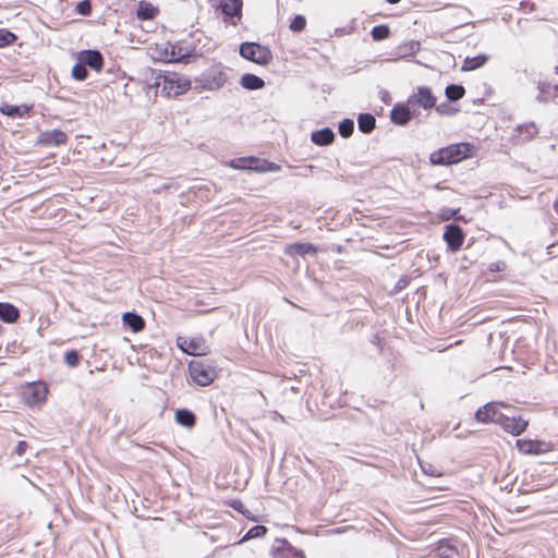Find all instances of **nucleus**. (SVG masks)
I'll list each match as a JSON object with an SVG mask.
<instances>
[{"instance_id":"412c9836","label":"nucleus","mask_w":558,"mask_h":558,"mask_svg":"<svg viewBox=\"0 0 558 558\" xmlns=\"http://www.w3.org/2000/svg\"><path fill=\"white\" fill-rule=\"evenodd\" d=\"M32 108L33 106L28 105L13 106L5 104L0 107V111L2 114L8 116L10 118H22L28 114Z\"/></svg>"},{"instance_id":"c03bdc74","label":"nucleus","mask_w":558,"mask_h":558,"mask_svg":"<svg viewBox=\"0 0 558 558\" xmlns=\"http://www.w3.org/2000/svg\"><path fill=\"white\" fill-rule=\"evenodd\" d=\"M27 448H28V444L24 440H21L16 445L15 453L17 456H23L25 453V451L27 450Z\"/></svg>"},{"instance_id":"ddd939ff","label":"nucleus","mask_w":558,"mask_h":558,"mask_svg":"<svg viewBox=\"0 0 558 558\" xmlns=\"http://www.w3.org/2000/svg\"><path fill=\"white\" fill-rule=\"evenodd\" d=\"M66 141V133L57 129L41 132L38 137V143L45 146H60L65 144Z\"/></svg>"},{"instance_id":"f03ea898","label":"nucleus","mask_w":558,"mask_h":558,"mask_svg":"<svg viewBox=\"0 0 558 558\" xmlns=\"http://www.w3.org/2000/svg\"><path fill=\"white\" fill-rule=\"evenodd\" d=\"M240 56L258 65H268L272 61V52L267 46L254 41H245L240 45Z\"/></svg>"},{"instance_id":"72a5a7b5","label":"nucleus","mask_w":558,"mask_h":558,"mask_svg":"<svg viewBox=\"0 0 558 558\" xmlns=\"http://www.w3.org/2000/svg\"><path fill=\"white\" fill-rule=\"evenodd\" d=\"M339 134L342 137H349L354 131V122L352 119H343L338 126Z\"/></svg>"},{"instance_id":"37998d69","label":"nucleus","mask_w":558,"mask_h":558,"mask_svg":"<svg viewBox=\"0 0 558 558\" xmlns=\"http://www.w3.org/2000/svg\"><path fill=\"white\" fill-rule=\"evenodd\" d=\"M436 110L440 114H450L454 112L447 102H442L439 106H437Z\"/></svg>"},{"instance_id":"2f4dec72","label":"nucleus","mask_w":558,"mask_h":558,"mask_svg":"<svg viewBox=\"0 0 558 558\" xmlns=\"http://www.w3.org/2000/svg\"><path fill=\"white\" fill-rule=\"evenodd\" d=\"M72 76L76 81L86 80L88 76L87 65L77 60V62L72 68Z\"/></svg>"},{"instance_id":"aec40b11","label":"nucleus","mask_w":558,"mask_h":558,"mask_svg":"<svg viewBox=\"0 0 558 558\" xmlns=\"http://www.w3.org/2000/svg\"><path fill=\"white\" fill-rule=\"evenodd\" d=\"M20 317V311L16 306L11 303L0 302V319L3 323L12 324L15 323Z\"/></svg>"},{"instance_id":"e433bc0d","label":"nucleus","mask_w":558,"mask_h":558,"mask_svg":"<svg viewBox=\"0 0 558 558\" xmlns=\"http://www.w3.org/2000/svg\"><path fill=\"white\" fill-rule=\"evenodd\" d=\"M305 26H306V19L303 15L298 14L291 21L289 28L292 32L299 33V32H302L305 28Z\"/></svg>"},{"instance_id":"58836bf2","label":"nucleus","mask_w":558,"mask_h":558,"mask_svg":"<svg viewBox=\"0 0 558 558\" xmlns=\"http://www.w3.org/2000/svg\"><path fill=\"white\" fill-rule=\"evenodd\" d=\"M75 12L83 16H88L92 13V2L89 0H82L76 3Z\"/></svg>"},{"instance_id":"9d476101","label":"nucleus","mask_w":558,"mask_h":558,"mask_svg":"<svg viewBox=\"0 0 558 558\" xmlns=\"http://www.w3.org/2000/svg\"><path fill=\"white\" fill-rule=\"evenodd\" d=\"M464 236L465 234L459 225L452 222L445 227L442 238L451 252H457L461 248Z\"/></svg>"},{"instance_id":"473e14b6","label":"nucleus","mask_w":558,"mask_h":558,"mask_svg":"<svg viewBox=\"0 0 558 558\" xmlns=\"http://www.w3.org/2000/svg\"><path fill=\"white\" fill-rule=\"evenodd\" d=\"M371 35L374 40H383L389 37L390 29L387 25H377L373 27V29L371 31Z\"/></svg>"},{"instance_id":"4c0bfd02","label":"nucleus","mask_w":558,"mask_h":558,"mask_svg":"<svg viewBox=\"0 0 558 558\" xmlns=\"http://www.w3.org/2000/svg\"><path fill=\"white\" fill-rule=\"evenodd\" d=\"M81 360V355L76 350H70L64 354V362L70 367H75L78 365Z\"/></svg>"},{"instance_id":"5701e85b","label":"nucleus","mask_w":558,"mask_h":558,"mask_svg":"<svg viewBox=\"0 0 558 558\" xmlns=\"http://www.w3.org/2000/svg\"><path fill=\"white\" fill-rule=\"evenodd\" d=\"M145 75V80H146V83H147V87L150 89V88H156L158 89L159 87L162 88V80H163V76H166V72H162L160 70H155V69H147L144 73Z\"/></svg>"},{"instance_id":"f257e3e1","label":"nucleus","mask_w":558,"mask_h":558,"mask_svg":"<svg viewBox=\"0 0 558 558\" xmlns=\"http://www.w3.org/2000/svg\"><path fill=\"white\" fill-rule=\"evenodd\" d=\"M474 146L470 143H457L441 147L429 155L433 166H450L473 156Z\"/></svg>"},{"instance_id":"39448f33","label":"nucleus","mask_w":558,"mask_h":558,"mask_svg":"<svg viewBox=\"0 0 558 558\" xmlns=\"http://www.w3.org/2000/svg\"><path fill=\"white\" fill-rule=\"evenodd\" d=\"M190 376L199 386H207L215 378V369L204 361L194 360L189 364Z\"/></svg>"},{"instance_id":"4be33fe9","label":"nucleus","mask_w":558,"mask_h":558,"mask_svg":"<svg viewBox=\"0 0 558 558\" xmlns=\"http://www.w3.org/2000/svg\"><path fill=\"white\" fill-rule=\"evenodd\" d=\"M242 0H223L219 8L221 12L230 17H240L242 12Z\"/></svg>"},{"instance_id":"de8ad7c7","label":"nucleus","mask_w":558,"mask_h":558,"mask_svg":"<svg viewBox=\"0 0 558 558\" xmlns=\"http://www.w3.org/2000/svg\"><path fill=\"white\" fill-rule=\"evenodd\" d=\"M422 470L424 473L426 474H430V475H434V473L430 471V469H425L424 466H422Z\"/></svg>"},{"instance_id":"1a4fd4ad","label":"nucleus","mask_w":558,"mask_h":558,"mask_svg":"<svg viewBox=\"0 0 558 558\" xmlns=\"http://www.w3.org/2000/svg\"><path fill=\"white\" fill-rule=\"evenodd\" d=\"M48 388L44 383L29 384L23 391V400L29 407L41 404L46 401Z\"/></svg>"},{"instance_id":"8fccbe9b","label":"nucleus","mask_w":558,"mask_h":558,"mask_svg":"<svg viewBox=\"0 0 558 558\" xmlns=\"http://www.w3.org/2000/svg\"><path fill=\"white\" fill-rule=\"evenodd\" d=\"M294 558H305V557H304L303 553H302V551H300V553H298V554L295 555V557H294Z\"/></svg>"},{"instance_id":"423d86ee","label":"nucleus","mask_w":558,"mask_h":558,"mask_svg":"<svg viewBox=\"0 0 558 558\" xmlns=\"http://www.w3.org/2000/svg\"><path fill=\"white\" fill-rule=\"evenodd\" d=\"M177 344L182 352L189 355H206L209 352V347L203 337L186 338L180 336L177 338Z\"/></svg>"},{"instance_id":"6e6552de","label":"nucleus","mask_w":558,"mask_h":558,"mask_svg":"<svg viewBox=\"0 0 558 558\" xmlns=\"http://www.w3.org/2000/svg\"><path fill=\"white\" fill-rule=\"evenodd\" d=\"M436 97L427 86H418L416 93L408 98L409 106H417L425 110L436 107Z\"/></svg>"},{"instance_id":"7ed1b4c3","label":"nucleus","mask_w":558,"mask_h":558,"mask_svg":"<svg viewBox=\"0 0 558 558\" xmlns=\"http://www.w3.org/2000/svg\"><path fill=\"white\" fill-rule=\"evenodd\" d=\"M161 94L167 97H177L184 94L191 87V82L183 75L175 72H167L163 76Z\"/></svg>"},{"instance_id":"49530a36","label":"nucleus","mask_w":558,"mask_h":558,"mask_svg":"<svg viewBox=\"0 0 558 558\" xmlns=\"http://www.w3.org/2000/svg\"><path fill=\"white\" fill-rule=\"evenodd\" d=\"M526 129H527V132H529V134L531 136L535 135L537 133V129H536V126L534 124H531V125L526 126Z\"/></svg>"},{"instance_id":"4468645a","label":"nucleus","mask_w":558,"mask_h":558,"mask_svg":"<svg viewBox=\"0 0 558 558\" xmlns=\"http://www.w3.org/2000/svg\"><path fill=\"white\" fill-rule=\"evenodd\" d=\"M203 82L206 89H219L226 84L227 75L218 69H211L205 74Z\"/></svg>"},{"instance_id":"dca6fc26","label":"nucleus","mask_w":558,"mask_h":558,"mask_svg":"<svg viewBox=\"0 0 558 558\" xmlns=\"http://www.w3.org/2000/svg\"><path fill=\"white\" fill-rule=\"evenodd\" d=\"M390 119L397 125H407L412 119L409 105L397 104L390 111Z\"/></svg>"},{"instance_id":"09e8293b","label":"nucleus","mask_w":558,"mask_h":558,"mask_svg":"<svg viewBox=\"0 0 558 558\" xmlns=\"http://www.w3.org/2000/svg\"><path fill=\"white\" fill-rule=\"evenodd\" d=\"M390 4L399 3L401 0H386Z\"/></svg>"},{"instance_id":"f8f14e48","label":"nucleus","mask_w":558,"mask_h":558,"mask_svg":"<svg viewBox=\"0 0 558 558\" xmlns=\"http://www.w3.org/2000/svg\"><path fill=\"white\" fill-rule=\"evenodd\" d=\"M77 60L82 61L85 65L95 71H100L104 66V57L101 52L96 49H88L78 52Z\"/></svg>"},{"instance_id":"c756f323","label":"nucleus","mask_w":558,"mask_h":558,"mask_svg":"<svg viewBox=\"0 0 558 558\" xmlns=\"http://www.w3.org/2000/svg\"><path fill=\"white\" fill-rule=\"evenodd\" d=\"M158 13V9L153 4L141 1L136 11V16L142 21L153 20Z\"/></svg>"},{"instance_id":"bb28decb","label":"nucleus","mask_w":558,"mask_h":558,"mask_svg":"<svg viewBox=\"0 0 558 558\" xmlns=\"http://www.w3.org/2000/svg\"><path fill=\"white\" fill-rule=\"evenodd\" d=\"M175 422L184 427L191 428L196 424L195 414L187 409H179L174 414Z\"/></svg>"},{"instance_id":"79ce46f5","label":"nucleus","mask_w":558,"mask_h":558,"mask_svg":"<svg viewBox=\"0 0 558 558\" xmlns=\"http://www.w3.org/2000/svg\"><path fill=\"white\" fill-rule=\"evenodd\" d=\"M438 551H439V556L440 557H444V558H449L453 555L454 553V548L453 547H450V546H447L446 548H444L442 545H440L438 547Z\"/></svg>"},{"instance_id":"f3484780","label":"nucleus","mask_w":558,"mask_h":558,"mask_svg":"<svg viewBox=\"0 0 558 558\" xmlns=\"http://www.w3.org/2000/svg\"><path fill=\"white\" fill-rule=\"evenodd\" d=\"M195 53H192L189 49L184 48L182 45H170V61L189 63L192 57H195Z\"/></svg>"},{"instance_id":"0eeeda50","label":"nucleus","mask_w":558,"mask_h":558,"mask_svg":"<svg viewBox=\"0 0 558 558\" xmlns=\"http://www.w3.org/2000/svg\"><path fill=\"white\" fill-rule=\"evenodd\" d=\"M229 166L238 170H253L257 172H265L274 169L272 163L253 156L234 158L230 160Z\"/></svg>"},{"instance_id":"393cba45","label":"nucleus","mask_w":558,"mask_h":558,"mask_svg":"<svg viewBox=\"0 0 558 558\" xmlns=\"http://www.w3.org/2000/svg\"><path fill=\"white\" fill-rule=\"evenodd\" d=\"M287 253L292 256L314 255L317 253V247L311 243H294L287 248Z\"/></svg>"},{"instance_id":"2eb2a0df","label":"nucleus","mask_w":558,"mask_h":558,"mask_svg":"<svg viewBox=\"0 0 558 558\" xmlns=\"http://www.w3.org/2000/svg\"><path fill=\"white\" fill-rule=\"evenodd\" d=\"M538 94L536 100L538 102H547L549 100L558 98V85L551 84L546 81L537 82Z\"/></svg>"},{"instance_id":"a18cd8bd","label":"nucleus","mask_w":558,"mask_h":558,"mask_svg":"<svg viewBox=\"0 0 558 558\" xmlns=\"http://www.w3.org/2000/svg\"><path fill=\"white\" fill-rule=\"evenodd\" d=\"M169 57H170V46L169 47H166L163 52H162V58L166 62H171L169 60Z\"/></svg>"},{"instance_id":"20e7f679","label":"nucleus","mask_w":558,"mask_h":558,"mask_svg":"<svg viewBox=\"0 0 558 558\" xmlns=\"http://www.w3.org/2000/svg\"><path fill=\"white\" fill-rule=\"evenodd\" d=\"M501 409L511 412V407L504 402H488L475 412V420L478 423H496L499 424L505 413Z\"/></svg>"},{"instance_id":"a878e982","label":"nucleus","mask_w":558,"mask_h":558,"mask_svg":"<svg viewBox=\"0 0 558 558\" xmlns=\"http://www.w3.org/2000/svg\"><path fill=\"white\" fill-rule=\"evenodd\" d=\"M542 442L538 440H525V439H519L517 441V447L520 452L524 454H538L542 450Z\"/></svg>"},{"instance_id":"7c9ffc66","label":"nucleus","mask_w":558,"mask_h":558,"mask_svg":"<svg viewBox=\"0 0 558 558\" xmlns=\"http://www.w3.org/2000/svg\"><path fill=\"white\" fill-rule=\"evenodd\" d=\"M465 94V89L460 84H449L445 88V95L449 101H457L461 99Z\"/></svg>"},{"instance_id":"cd10ccee","label":"nucleus","mask_w":558,"mask_h":558,"mask_svg":"<svg viewBox=\"0 0 558 558\" xmlns=\"http://www.w3.org/2000/svg\"><path fill=\"white\" fill-rule=\"evenodd\" d=\"M488 60V56L485 53L477 54L472 58H465L461 70L464 72L474 71L482 68Z\"/></svg>"},{"instance_id":"a19ab883","label":"nucleus","mask_w":558,"mask_h":558,"mask_svg":"<svg viewBox=\"0 0 558 558\" xmlns=\"http://www.w3.org/2000/svg\"><path fill=\"white\" fill-rule=\"evenodd\" d=\"M507 265L505 262L502 260H497V262H494L489 265L488 269L489 271H493V272H499V271H504L506 269Z\"/></svg>"},{"instance_id":"c85d7f7f","label":"nucleus","mask_w":558,"mask_h":558,"mask_svg":"<svg viewBox=\"0 0 558 558\" xmlns=\"http://www.w3.org/2000/svg\"><path fill=\"white\" fill-rule=\"evenodd\" d=\"M376 124V119L371 113H361L357 117V126L359 130L364 134H369Z\"/></svg>"},{"instance_id":"9b49d317","label":"nucleus","mask_w":558,"mask_h":558,"mask_svg":"<svg viewBox=\"0 0 558 558\" xmlns=\"http://www.w3.org/2000/svg\"><path fill=\"white\" fill-rule=\"evenodd\" d=\"M499 425L507 433H510L513 436H518L525 430V428L527 426V421L523 420L521 416H514V415H510L509 413H505Z\"/></svg>"},{"instance_id":"f704fd0d","label":"nucleus","mask_w":558,"mask_h":558,"mask_svg":"<svg viewBox=\"0 0 558 558\" xmlns=\"http://www.w3.org/2000/svg\"><path fill=\"white\" fill-rule=\"evenodd\" d=\"M266 533H267V527L266 526H264V525H254L253 527H251L246 532V534L244 535V537L242 538L241 542L246 541V539L263 537V536L266 535Z\"/></svg>"},{"instance_id":"6ab92c4d","label":"nucleus","mask_w":558,"mask_h":558,"mask_svg":"<svg viewBox=\"0 0 558 558\" xmlns=\"http://www.w3.org/2000/svg\"><path fill=\"white\" fill-rule=\"evenodd\" d=\"M311 140L315 145L326 146L333 142L335 133L330 128H324L322 130L314 131L311 134Z\"/></svg>"},{"instance_id":"b1692460","label":"nucleus","mask_w":558,"mask_h":558,"mask_svg":"<svg viewBox=\"0 0 558 558\" xmlns=\"http://www.w3.org/2000/svg\"><path fill=\"white\" fill-rule=\"evenodd\" d=\"M240 84L247 90H257L265 86L264 80L252 73L243 74Z\"/></svg>"},{"instance_id":"3c124183","label":"nucleus","mask_w":558,"mask_h":558,"mask_svg":"<svg viewBox=\"0 0 558 558\" xmlns=\"http://www.w3.org/2000/svg\"><path fill=\"white\" fill-rule=\"evenodd\" d=\"M555 72L558 74V66H555Z\"/></svg>"},{"instance_id":"a211bd4d","label":"nucleus","mask_w":558,"mask_h":558,"mask_svg":"<svg viewBox=\"0 0 558 558\" xmlns=\"http://www.w3.org/2000/svg\"><path fill=\"white\" fill-rule=\"evenodd\" d=\"M123 324L133 332H140L145 328L144 318L135 312H126L122 316Z\"/></svg>"},{"instance_id":"ea45409f","label":"nucleus","mask_w":558,"mask_h":558,"mask_svg":"<svg viewBox=\"0 0 558 558\" xmlns=\"http://www.w3.org/2000/svg\"><path fill=\"white\" fill-rule=\"evenodd\" d=\"M459 209H453L449 207H444L439 210V218L444 221H448L457 215Z\"/></svg>"},{"instance_id":"c9c22d12","label":"nucleus","mask_w":558,"mask_h":558,"mask_svg":"<svg viewBox=\"0 0 558 558\" xmlns=\"http://www.w3.org/2000/svg\"><path fill=\"white\" fill-rule=\"evenodd\" d=\"M16 39L17 36L14 33L8 29H0V48L13 44Z\"/></svg>"}]
</instances>
